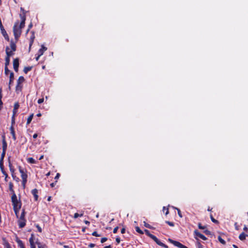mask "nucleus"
Masks as SVG:
<instances>
[{"instance_id":"obj_5","label":"nucleus","mask_w":248,"mask_h":248,"mask_svg":"<svg viewBox=\"0 0 248 248\" xmlns=\"http://www.w3.org/2000/svg\"><path fill=\"white\" fill-rule=\"evenodd\" d=\"M18 170L22 179L28 178L27 170L26 169H23L21 166H18Z\"/></svg>"},{"instance_id":"obj_1","label":"nucleus","mask_w":248,"mask_h":248,"mask_svg":"<svg viewBox=\"0 0 248 248\" xmlns=\"http://www.w3.org/2000/svg\"><path fill=\"white\" fill-rule=\"evenodd\" d=\"M18 23H19L18 21L16 22L13 27L14 35L15 36V40L16 41L18 40V38L20 37L22 32L21 29H20L19 27L17 28Z\"/></svg>"},{"instance_id":"obj_41","label":"nucleus","mask_w":248,"mask_h":248,"mask_svg":"<svg viewBox=\"0 0 248 248\" xmlns=\"http://www.w3.org/2000/svg\"><path fill=\"white\" fill-rule=\"evenodd\" d=\"M165 223L171 227H173L174 226V223L173 222H170L169 221H165Z\"/></svg>"},{"instance_id":"obj_29","label":"nucleus","mask_w":248,"mask_h":248,"mask_svg":"<svg viewBox=\"0 0 248 248\" xmlns=\"http://www.w3.org/2000/svg\"><path fill=\"white\" fill-rule=\"evenodd\" d=\"M135 230L137 232H138L140 234H143L144 233L140 229V228L139 226H136Z\"/></svg>"},{"instance_id":"obj_53","label":"nucleus","mask_w":248,"mask_h":248,"mask_svg":"<svg viewBox=\"0 0 248 248\" xmlns=\"http://www.w3.org/2000/svg\"><path fill=\"white\" fill-rule=\"evenodd\" d=\"M118 229H119V227L118 226H117L115 228H114V229H113V232L114 233H117Z\"/></svg>"},{"instance_id":"obj_62","label":"nucleus","mask_w":248,"mask_h":248,"mask_svg":"<svg viewBox=\"0 0 248 248\" xmlns=\"http://www.w3.org/2000/svg\"><path fill=\"white\" fill-rule=\"evenodd\" d=\"M30 246H31V248H36L35 243L30 244Z\"/></svg>"},{"instance_id":"obj_64","label":"nucleus","mask_w":248,"mask_h":248,"mask_svg":"<svg viewBox=\"0 0 248 248\" xmlns=\"http://www.w3.org/2000/svg\"><path fill=\"white\" fill-rule=\"evenodd\" d=\"M198 248H203V247L200 243L199 242L198 244Z\"/></svg>"},{"instance_id":"obj_13","label":"nucleus","mask_w":248,"mask_h":248,"mask_svg":"<svg viewBox=\"0 0 248 248\" xmlns=\"http://www.w3.org/2000/svg\"><path fill=\"white\" fill-rule=\"evenodd\" d=\"M46 50L47 48L45 47L44 45H42L41 48L39 49L36 55H39L41 56L42 55H43L44 52Z\"/></svg>"},{"instance_id":"obj_34","label":"nucleus","mask_w":248,"mask_h":248,"mask_svg":"<svg viewBox=\"0 0 248 248\" xmlns=\"http://www.w3.org/2000/svg\"><path fill=\"white\" fill-rule=\"evenodd\" d=\"M210 218H211V220H212V221L216 224H218L219 223V222L218 220H216V219H215L213 217V215L212 214L210 215Z\"/></svg>"},{"instance_id":"obj_28","label":"nucleus","mask_w":248,"mask_h":248,"mask_svg":"<svg viewBox=\"0 0 248 248\" xmlns=\"http://www.w3.org/2000/svg\"><path fill=\"white\" fill-rule=\"evenodd\" d=\"M25 214H26V212H25V209H22V212H21V214L19 218H21L22 219H25Z\"/></svg>"},{"instance_id":"obj_9","label":"nucleus","mask_w":248,"mask_h":248,"mask_svg":"<svg viewBox=\"0 0 248 248\" xmlns=\"http://www.w3.org/2000/svg\"><path fill=\"white\" fill-rule=\"evenodd\" d=\"M194 233L196 236L200 238L203 240H206L207 239L203 234L200 233L198 230L194 231Z\"/></svg>"},{"instance_id":"obj_35","label":"nucleus","mask_w":248,"mask_h":248,"mask_svg":"<svg viewBox=\"0 0 248 248\" xmlns=\"http://www.w3.org/2000/svg\"><path fill=\"white\" fill-rule=\"evenodd\" d=\"M27 182V178L22 179V185L23 186V188H25Z\"/></svg>"},{"instance_id":"obj_3","label":"nucleus","mask_w":248,"mask_h":248,"mask_svg":"<svg viewBox=\"0 0 248 248\" xmlns=\"http://www.w3.org/2000/svg\"><path fill=\"white\" fill-rule=\"evenodd\" d=\"M168 241L179 248H188L187 247L183 245L180 242L173 240L170 238L168 239Z\"/></svg>"},{"instance_id":"obj_51","label":"nucleus","mask_w":248,"mask_h":248,"mask_svg":"<svg viewBox=\"0 0 248 248\" xmlns=\"http://www.w3.org/2000/svg\"><path fill=\"white\" fill-rule=\"evenodd\" d=\"M107 240H108V239H107V237H103V238H102V239H101V243H104L105 242H106Z\"/></svg>"},{"instance_id":"obj_42","label":"nucleus","mask_w":248,"mask_h":248,"mask_svg":"<svg viewBox=\"0 0 248 248\" xmlns=\"http://www.w3.org/2000/svg\"><path fill=\"white\" fill-rule=\"evenodd\" d=\"M9 190L14 189V185L11 182L9 183Z\"/></svg>"},{"instance_id":"obj_16","label":"nucleus","mask_w":248,"mask_h":248,"mask_svg":"<svg viewBox=\"0 0 248 248\" xmlns=\"http://www.w3.org/2000/svg\"><path fill=\"white\" fill-rule=\"evenodd\" d=\"M9 47L8 46H7L6 47V57H8L9 58H10L11 56H13L14 55V53L13 51L12 50H9Z\"/></svg>"},{"instance_id":"obj_54","label":"nucleus","mask_w":248,"mask_h":248,"mask_svg":"<svg viewBox=\"0 0 248 248\" xmlns=\"http://www.w3.org/2000/svg\"><path fill=\"white\" fill-rule=\"evenodd\" d=\"M16 113H17V110H15V109H13L12 116L16 117Z\"/></svg>"},{"instance_id":"obj_31","label":"nucleus","mask_w":248,"mask_h":248,"mask_svg":"<svg viewBox=\"0 0 248 248\" xmlns=\"http://www.w3.org/2000/svg\"><path fill=\"white\" fill-rule=\"evenodd\" d=\"M217 239H218V241H219V242L220 243H221L222 244H223V245L226 244L225 241L223 238H222V237L220 236H218L217 237Z\"/></svg>"},{"instance_id":"obj_58","label":"nucleus","mask_w":248,"mask_h":248,"mask_svg":"<svg viewBox=\"0 0 248 248\" xmlns=\"http://www.w3.org/2000/svg\"><path fill=\"white\" fill-rule=\"evenodd\" d=\"M3 174L5 176V179H4L5 181H7V179L8 177V174L6 172H5L4 174Z\"/></svg>"},{"instance_id":"obj_50","label":"nucleus","mask_w":248,"mask_h":248,"mask_svg":"<svg viewBox=\"0 0 248 248\" xmlns=\"http://www.w3.org/2000/svg\"><path fill=\"white\" fill-rule=\"evenodd\" d=\"M44 101V98H40L38 100L37 102L38 104L42 103Z\"/></svg>"},{"instance_id":"obj_12","label":"nucleus","mask_w":248,"mask_h":248,"mask_svg":"<svg viewBox=\"0 0 248 248\" xmlns=\"http://www.w3.org/2000/svg\"><path fill=\"white\" fill-rule=\"evenodd\" d=\"M14 79V74L11 72L10 73L9 82V89L11 90V85L13 84Z\"/></svg>"},{"instance_id":"obj_44","label":"nucleus","mask_w":248,"mask_h":248,"mask_svg":"<svg viewBox=\"0 0 248 248\" xmlns=\"http://www.w3.org/2000/svg\"><path fill=\"white\" fill-rule=\"evenodd\" d=\"M10 70L8 69V67H4V72L6 75H7L10 73Z\"/></svg>"},{"instance_id":"obj_47","label":"nucleus","mask_w":248,"mask_h":248,"mask_svg":"<svg viewBox=\"0 0 248 248\" xmlns=\"http://www.w3.org/2000/svg\"><path fill=\"white\" fill-rule=\"evenodd\" d=\"M198 227L200 229H205L206 227L202 226V224L201 223H198Z\"/></svg>"},{"instance_id":"obj_56","label":"nucleus","mask_w":248,"mask_h":248,"mask_svg":"<svg viewBox=\"0 0 248 248\" xmlns=\"http://www.w3.org/2000/svg\"><path fill=\"white\" fill-rule=\"evenodd\" d=\"M95 245L94 244L91 243L88 245L89 248H93L94 247Z\"/></svg>"},{"instance_id":"obj_57","label":"nucleus","mask_w":248,"mask_h":248,"mask_svg":"<svg viewBox=\"0 0 248 248\" xmlns=\"http://www.w3.org/2000/svg\"><path fill=\"white\" fill-rule=\"evenodd\" d=\"M10 191L11 192V194H12V196H16V194L15 193V190L14 189H13V190H10Z\"/></svg>"},{"instance_id":"obj_55","label":"nucleus","mask_w":248,"mask_h":248,"mask_svg":"<svg viewBox=\"0 0 248 248\" xmlns=\"http://www.w3.org/2000/svg\"><path fill=\"white\" fill-rule=\"evenodd\" d=\"M5 247H6V248H12L10 244L8 242H7L5 244Z\"/></svg>"},{"instance_id":"obj_22","label":"nucleus","mask_w":248,"mask_h":248,"mask_svg":"<svg viewBox=\"0 0 248 248\" xmlns=\"http://www.w3.org/2000/svg\"><path fill=\"white\" fill-rule=\"evenodd\" d=\"M25 81V78L23 76H20L17 80V84H21Z\"/></svg>"},{"instance_id":"obj_33","label":"nucleus","mask_w":248,"mask_h":248,"mask_svg":"<svg viewBox=\"0 0 248 248\" xmlns=\"http://www.w3.org/2000/svg\"><path fill=\"white\" fill-rule=\"evenodd\" d=\"M5 66L4 67H8L10 63V59L8 57H5Z\"/></svg>"},{"instance_id":"obj_24","label":"nucleus","mask_w":248,"mask_h":248,"mask_svg":"<svg viewBox=\"0 0 248 248\" xmlns=\"http://www.w3.org/2000/svg\"><path fill=\"white\" fill-rule=\"evenodd\" d=\"M22 86H23L21 84H16V92L18 93L19 92H21L22 91Z\"/></svg>"},{"instance_id":"obj_30","label":"nucleus","mask_w":248,"mask_h":248,"mask_svg":"<svg viewBox=\"0 0 248 248\" xmlns=\"http://www.w3.org/2000/svg\"><path fill=\"white\" fill-rule=\"evenodd\" d=\"M34 235L33 233H31L29 239L30 244L34 243Z\"/></svg>"},{"instance_id":"obj_20","label":"nucleus","mask_w":248,"mask_h":248,"mask_svg":"<svg viewBox=\"0 0 248 248\" xmlns=\"http://www.w3.org/2000/svg\"><path fill=\"white\" fill-rule=\"evenodd\" d=\"M8 166L9 167L10 171L11 172V174L15 173V169H14L12 164L11 163L10 159H9Z\"/></svg>"},{"instance_id":"obj_21","label":"nucleus","mask_w":248,"mask_h":248,"mask_svg":"<svg viewBox=\"0 0 248 248\" xmlns=\"http://www.w3.org/2000/svg\"><path fill=\"white\" fill-rule=\"evenodd\" d=\"M248 235H246L244 232H242L239 235V238L240 240L243 241L246 239V236H248Z\"/></svg>"},{"instance_id":"obj_14","label":"nucleus","mask_w":248,"mask_h":248,"mask_svg":"<svg viewBox=\"0 0 248 248\" xmlns=\"http://www.w3.org/2000/svg\"><path fill=\"white\" fill-rule=\"evenodd\" d=\"M10 133L12 136V138L14 140H16V132L14 126H11L10 127Z\"/></svg>"},{"instance_id":"obj_48","label":"nucleus","mask_w":248,"mask_h":248,"mask_svg":"<svg viewBox=\"0 0 248 248\" xmlns=\"http://www.w3.org/2000/svg\"><path fill=\"white\" fill-rule=\"evenodd\" d=\"M92 234V235L96 236V237L100 236V235H101L100 234H98V233L95 231L93 232Z\"/></svg>"},{"instance_id":"obj_23","label":"nucleus","mask_w":248,"mask_h":248,"mask_svg":"<svg viewBox=\"0 0 248 248\" xmlns=\"http://www.w3.org/2000/svg\"><path fill=\"white\" fill-rule=\"evenodd\" d=\"M33 117V113H31L28 118L27 119V123H26V125H29L31 121H32V118Z\"/></svg>"},{"instance_id":"obj_37","label":"nucleus","mask_w":248,"mask_h":248,"mask_svg":"<svg viewBox=\"0 0 248 248\" xmlns=\"http://www.w3.org/2000/svg\"><path fill=\"white\" fill-rule=\"evenodd\" d=\"M6 151H2V153L1 154L0 160H4V157H5V155L6 154Z\"/></svg>"},{"instance_id":"obj_7","label":"nucleus","mask_w":248,"mask_h":248,"mask_svg":"<svg viewBox=\"0 0 248 248\" xmlns=\"http://www.w3.org/2000/svg\"><path fill=\"white\" fill-rule=\"evenodd\" d=\"M19 67V59L18 58H15L13 60V68L14 70L17 72L18 71Z\"/></svg>"},{"instance_id":"obj_10","label":"nucleus","mask_w":248,"mask_h":248,"mask_svg":"<svg viewBox=\"0 0 248 248\" xmlns=\"http://www.w3.org/2000/svg\"><path fill=\"white\" fill-rule=\"evenodd\" d=\"M26 224V219H21L19 218L18 220V224L19 228H24Z\"/></svg>"},{"instance_id":"obj_61","label":"nucleus","mask_w":248,"mask_h":248,"mask_svg":"<svg viewBox=\"0 0 248 248\" xmlns=\"http://www.w3.org/2000/svg\"><path fill=\"white\" fill-rule=\"evenodd\" d=\"M120 241H121V239H120V237H117V238H116V242H117V244H119V243H120Z\"/></svg>"},{"instance_id":"obj_40","label":"nucleus","mask_w":248,"mask_h":248,"mask_svg":"<svg viewBox=\"0 0 248 248\" xmlns=\"http://www.w3.org/2000/svg\"><path fill=\"white\" fill-rule=\"evenodd\" d=\"M35 227H36V228L37 229L38 231L39 232H42V229L41 227L40 226V225L39 224H36L35 225Z\"/></svg>"},{"instance_id":"obj_60","label":"nucleus","mask_w":248,"mask_h":248,"mask_svg":"<svg viewBox=\"0 0 248 248\" xmlns=\"http://www.w3.org/2000/svg\"><path fill=\"white\" fill-rule=\"evenodd\" d=\"M0 169L2 174H4L5 172H6L4 170V167H2V168H0Z\"/></svg>"},{"instance_id":"obj_11","label":"nucleus","mask_w":248,"mask_h":248,"mask_svg":"<svg viewBox=\"0 0 248 248\" xmlns=\"http://www.w3.org/2000/svg\"><path fill=\"white\" fill-rule=\"evenodd\" d=\"M144 232L148 236L152 239L155 242L157 240V238L154 235L151 234L149 231L146 229L144 230Z\"/></svg>"},{"instance_id":"obj_43","label":"nucleus","mask_w":248,"mask_h":248,"mask_svg":"<svg viewBox=\"0 0 248 248\" xmlns=\"http://www.w3.org/2000/svg\"><path fill=\"white\" fill-rule=\"evenodd\" d=\"M19 107V103L18 102H16L14 104V109H15V110H17L18 109Z\"/></svg>"},{"instance_id":"obj_36","label":"nucleus","mask_w":248,"mask_h":248,"mask_svg":"<svg viewBox=\"0 0 248 248\" xmlns=\"http://www.w3.org/2000/svg\"><path fill=\"white\" fill-rule=\"evenodd\" d=\"M12 176L13 177V179L15 180L16 182H19V178L18 177H16L15 173L12 174Z\"/></svg>"},{"instance_id":"obj_6","label":"nucleus","mask_w":248,"mask_h":248,"mask_svg":"<svg viewBox=\"0 0 248 248\" xmlns=\"http://www.w3.org/2000/svg\"><path fill=\"white\" fill-rule=\"evenodd\" d=\"M2 137V151H6L7 148V143L6 140L5 136V134H3L1 136Z\"/></svg>"},{"instance_id":"obj_25","label":"nucleus","mask_w":248,"mask_h":248,"mask_svg":"<svg viewBox=\"0 0 248 248\" xmlns=\"http://www.w3.org/2000/svg\"><path fill=\"white\" fill-rule=\"evenodd\" d=\"M32 68V66H27V67H25L24 69H23V72L25 73V74H27L28 72L30 71L31 70Z\"/></svg>"},{"instance_id":"obj_63","label":"nucleus","mask_w":248,"mask_h":248,"mask_svg":"<svg viewBox=\"0 0 248 248\" xmlns=\"http://www.w3.org/2000/svg\"><path fill=\"white\" fill-rule=\"evenodd\" d=\"M57 182V181L56 180V181H55V182L52 183L51 184H50V186H51V187H53L55 186V185H56V184Z\"/></svg>"},{"instance_id":"obj_59","label":"nucleus","mask_w":248,"mask_h":248,"mask_svg":"<svg viewBox=\"0 0 248 248\" xmlns=\"http://www.w3.org/2000/svg\"><path fill=\"white\" fill-rule=\"evenodd\" d=\"M60 176V174L59 173H57L56 174V176L55 177V179H56L57 180V179H58L59 178Z\"/></svg>"},{"instance_id":"obj_49","label":"nucleus","mask_w":248,"mask_h":248,"mask_svg":"<svg viewBox=\"0 0 248 248\" xmlns=\"http://www.w3.org/2000/svg\"><path fill=\"white\" fill-rule=\"evenodd\" d=\"M203 232L206 234V235H210L211 234V232L208 230H205L204 231H203Z\"/></svg>"},{"instance_id":"obj_18","label":"nucleus","mask_w":248,"mask_h":248,"mask_svg":"<svg viewBox=\"0 0 248 248\" xmlns=\"http://www.w3.org/2000/svg\"><path fill=\"white\" fill-rule=\"evenodd\" d=\"M10 47L11 48V50L13 51H16V43H15L13 40H11L10 41Z\"/></svg>"},{"instance_id":"obj_26","label":"nucleus","mask_w":248,"mask_h":248,"mask_svg":"<svg viewBox=\"0 0 248 248\" xmlns=\"http://www.w3.org/2000/svg\"><path fill=\"white\" fill-rule=\"evenodd\" d=\"M20 209H21V208H17V207L13 208V210L15 212V214L17 218L18 217V213H19V210Z\"/></svg>"},{"instance_id":"obj_32","label":"nucleus","mask_w":248,"mask_h":248,"mask_svg":"<svg viewBox=\"0 0 248 248\" xmlns=\"http://www.w3.org/2000/svg\"><path fill=\"white\" fill-rule=\"evenodd\" d=\"M143 223H144V226L147 228H149V229H155V228H154L153 227H152V226H151L150 224H149L148 223H146L145 221H144L143 222Z\"/></svg>"},{"instance_id":"obj_4","label":"nucleus","mask_w":248,"mask_h":248,"mask_svg":"<svg viewBox=\"0 0 248 248\" xmlns=\"http://www.w3.org/2000/svg\"><path fill=\"white\" fill-rule=\"evenodd\" d=\"M20 17L21 18V22L19 25V28L23 29L25 27V21L26 19V15L25 13L20 14L19 15Z\"/></svg>"},{"instance_id":"obj_46","label":"nucleus","mask_w":248,"mask_h":248,"mask_svg":"<svg viewBox=\"0 0 248 248\" xmlns=\"http://www.w3.org/2000/svg\"><path fill=\"white\" fill-rule=\"evenodd\" d=\"M15 124V117L12 116L11 126H14V125Z\"/></svg>"},{"instance_id":"obj_15","label":"nucleus","mask_w":248,"mask_h":248,"mask_svg":"<svg viewBox=\"0 0 248 248\" xmlns=\"http://www.w3.org/2000/svg\"><path fill=\"white\" fill-rule=\"evenodd\" d=\"M31 193L34 196V201H37L38 199V190L36 188H34L31 190Z\"/></svg>"},{"instance_id":"obj_45","label":"nucleus","mask_w":248,"mask_h":248,"mask_svg":"<svg viewBox=\"0 0 248 248\" xmlns=\"http://www.w3.org/2000/svg\"><path fill=\"white\" fill-rule=\"evenodd\" d=\"M35 244H36L38 246V248H39V247H41L43 246L40 242H39L38 239H37L35 243H34Z\"/></svg>"},{"instance_id":"obj_8","label":"nucleus","mask_w":248,"mask_h":248,"mask_svg":"<svg viewBox=\"0 0 248 248\" xmlns=\"http://www.w3.org/2000/svg\"><path fill=\"white\" fill-rule=\"evenodd\" d=\"M31 36H30V38L29 51L31 50V47L33 43L34 39L35 38L34 32L33 31H31Z\"/></svg>"},{"instance_id":"obj_17","label":"nucleus","mask_w":248,"mask_h":248,"mask_svg":"<svg viewBox=\"0 0 248 248\" xmlns=\"http://www.w3.org/2000/svg\"><path fill=\"white\" fill-rule=\"evenodd\" d=\"M16 242L18 244V246L20 247V248H25L23 242L21 240H20L18 237H17L16 239Z\"/></svg>"},{"instance_id":"obj_19","label":"nucleus","mask_w":248,"mask_h":248,"mask_svg":"<svg viewBox=\"0 0 248 248\" xmlns=\"http://www.w3.org/2000/svg\"><path fill=\"white\" fill-rule=\"evenodd\" d=\"M156 240H156L155 241V242L157 245H158L159 246H161L162 247H164L165 248H168V246L167 245H166V244L163 243L162 242H161L158 238Z\"/></svg>"},{"instance_id":"obj_2","label":"nucleus","mask_w":248,"mask_h":248,"mask_svg":"<svg viewBox=\"0 0 248 248\" xmlns=\"http://www.w3.org/2000/svg\"><path fill=\"white\" fill-rule=\"evenodd\" d=\"M11 202L13 208H21L22 202L20 198L17 199L16 196H11Z\"/></svg>"},{"instance_id":"obj_27","label":"nucleus","mask_w":248,"mask_h":248,"mask_svg":"<svg viewBox=\"0 0 248 248\" xmlns=\"http://www.w3.org/2000/svg\"><path fill=\"white\" fill-rule=\"evenodd\" d=\"M27 162L31 164H35L36 163V161L32 157H29L27 159Z\"/></svg>"},{"instance_id":"obj_52","label":"nucleus","mask_w":248,"mask_h":248,"mask_svg":"<svg viewBox=\"0 0 248 248\" xmlns=\"http://www.w3.org/2000/svg\"><path fill=\"white\" fill-rule=\"evenodd\" d=\"M3 160H0V168L4 167Z\"/></svg>"},{"instance_id":"obj_39","label":"nucleus","mask_w":248,"mask_h":248,"mask_svg":"<svg viewBox=\"0 0 248 248\" xmlns=\"http://www.w3.org/2000/svg\"><path fill=\"white\" fill-rule=\"evenodd\" d=\"M174 208H175L176 210H177V212H178V216L180 217H183V216H182V214L181 213V212L180 211V210L177 208V207H174Z\"/></svg>"},{"instance_id":"obj_38","label":"nucleus","mask_w":248,"mask_h":248,"mask_svg":"<svg viewBox=\"0 0 248 248\" xmlns=\"http://www.w3.org/2000/svg\"><path fill=\"white\" fill-rule=\"evenodd\" d=\"M83 215V214H79L78 213H76L75 214H74V217L75 218H77L78 217H82Z\"/></svg>"}]
</instances>
